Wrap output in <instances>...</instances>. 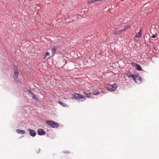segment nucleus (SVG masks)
Here are the masks:
<instances>
[{
  "label": "nucleus",
  "mask_w": 159,
  "mask_h": 159,
  "mask_svg": "<svg viewBox=\"0 0 159 159\" xmlns=\"http://www.w3.org/2000/svg\"><path fill=\"white\" fill-rule=\"evenodd\" d=\"M72 95L73 96V98L75 99H78L81 101H84L86 99L85 97L78 93H75Z\"/></svg>",
  "instance_id": "f257e3e1"
},
{
  "label": "nucleus",
  "mask_w": 159,
  "mask_h": 159,
  "mask_svg": "<svg viewBox=\"0 0 159 159\" xmlns=\"http://www.w3.org/2000/svg\"><path fill=\"white\" fill-rule=\"evenodd\" d=\"M46 123L47 125L51 126L52 128H57L59 126V125L57 123L52 120L46 121Z\"/></svg>",
  "instance_id": "f03ea898"
},
{
  "label": "nucleus",
  "mask_w": 159,
  "mask_h": 159,
  "mask_svg": "<svg viewBox=\"0 0 159 159\" xmlns=\"http://www.w3.org/2000/svg\"><path fill=\"white\" fill-rule=\"evenodd\" d=\"M134 80L135 83L137 84H140L141 83L142 81L140 79V77L138 75H136L134 78Z\"/></svg>",
  "instance_id": "7ed1b4c3"
},
{
  "label": "nucleus",
  "mask_w": 159,
  "mask_h": 159,
  "mask_svg": "<svg viewBox=\"0 0 159 159\" xmlns=\"http://www.w3.org/2000/svg\"><path fill=\"white\" fill-rule=\"evenodd\" d=\"M108 90L110 91H113L116 89V85L114 84L112 85H109L107 88Z\"/></svg>",
  "instance_id": "20e7f679"
},
{
  "label": "nucleus",
  "mask_w": 159,
  "mask_h": 159,
  "mask_svg": "<svg viewBox=\"0 0 159 159\" xmlns=\"http://www.w3.org/2000/svg\"><path fill=\"white\" fill-rule=\"evenodd\" d=\"M28 131H29L30 134L31 136L33 137L35 136L36 133L34 130L31 129H28Z\"/></svg>",
  "instance_id": "39448f33"
},
{
  "label": "nucleus",
  "mask_w": 159,
  "mask_h": 159,
  "mask_svg": "<svg viewBox=\"0 0 159 159\" xmlns=\"http://www.w3.org/2000/svg\"><path fill=\"white\" fill-rule=\"evenodd\" d=\"M38 134L39 135H43L45 134L46 132L44 131L43 129H39L37 131Z\"/></svg>",
  "instance_id": "423d86ee"
},
{
  "label": "nucleus",
  "mask_w": 159,
  "mask_h": 159,
  "mask_svg": "<svg viewBox=\"0 0 159 159\" xmlns=\"http://www.w3.org/2000/svg\"><path fill=\"white\" fill-rule=\"evenodd\" d=\"M29 93H30L32 95L33 98L35 101H38V98L36 97V95L33 93L32 92L30 91H29Z\"/></svg>",
  "instance_id": "0eeeda50"
},
{
  "label": "nucleus",
  "mask_w": 159,
  "mask_h": 159,
  "mask_svg": "<svg viewBox=\"0 0 159 159\" xmlns=\"http://www.w3.org/2000/svg\"><path fill=\"white\" fill-rule=\"evenodd\" d=\"M14 73L13 76L15 79H16L17 78L18 75V72L17 69H15L14 70Z\"/></svg>",
  "instance_id": "6e6552de"
},
{
  "label": "nucleus",
  "mask_w": 159,
  "mask_h": 159,
  "mask_svg": "<svg viewBox=\"0 0 159 159\" xmlns=\"http://www.w3.org/2000/svg\"><path fill=\"white\" fill-rule=\"evenodd\" d=\"M16 131L17 133L19 134H24L25 133V132L24 130H20L19 129H16Z\"/></svg>",
  "instance_id": "1a4fd4ad"
},
{
  "label": "nucleus",
  "mask_w": 159,
  "mask_h": 159,
  "mask_svg": "<svg viewBox=\"0 0 159 159\" xmlns=\"http://www.w3.org/2000/svg\"><path fill=\"white\" fill-rule=\"evenodd\" d=\"M142 32V30L140 29L139 32L138 33V34H136L135 36L137 38H140L141 37L142 35L141 32Z\"/></svg>",
  "instance_id": "9d476101"
},
{
  "label": "nucleus",
  "mask_w": 159,
  "mask_h": 159,
  "mask_svg": "<svg viewBox=\"0 0 159 159\" xmlns=\"http://www.w3.org/2000/svg\"><path fill=\"white\" fill-rule=\"evenodd\" d=\"M135 66L136 69L138 70H141L142 68L139 65L135 64Z\"/></svg>",
  "instance_id": "9b49d317"
},
{
  "label": "nucleus",
  "mask_w": 159,
  "mask_h": 159,
  "mask_svg": "<svg viewBox=\"0 0 159 159\" xmlns=\"http://www.w3.org/2000/svg\"><path fill=\"white\" fill-rule=\"evenodd\" d=\"M57 48L55 47H54L52 48L51 50V53L52 54L54 55L55 53L56 52V51Z\"/></svg>",
  "instance_id": "f8f14e48"
},
{
  "label": "nucleus",
  "mask_w": 159,
  "mask_h": 159,
  "mask_svg": "<svg viewBox=\"0 0 159 159\" xmlns=\"http://www.w3.org/2000/svg\"><path fill=\"white\" fill-rule=\"evenodd\" d=\"M83 94L85 95L86 97L88 98H89L91 95V94L90 93H87L85 92H84L83 93Z\"/></svg>",
  "instance_id": "ddd939ff"
},
{
  "label": "nucleus",
  "mask_w": 159,
  "mask_h": 159,
  "mask_svg": "<svg viewBox=\"0 0 159 159\" xmlns=\"http://www.w3.org/2000/svg\"><path fill=\"white\" fill-rule=\"evenodd\" d=\"M99 93V92L97 90L94 91L92 93V94L95 95H98Z\"/></svg>",
  "instance_id": "4468645a"
},
{
  "label": "nucleus",
  "mask_w": 159,
  "mask_h": 159,
  "mask_svg": "<svg viewBox=\"0 0 159 159\" xmlns=\"http://www.w3.org/2000/svg\"><path fill=\"white\" fill-rule=\"evenodd\" d=\"M95 2H97L96 0H91L90 2H88V3H93Z\"/></svg>",
  "instance_id": "2eb2a0df"
},
{
  "label": "nucleus",
  "mask_w": 159,
  "mask_h": 159,
  "mask_svg": "<svg viewBox=\"0 0 159 159\" xmlns=\"http://www.w3.org/2000/svg\"><path fill=\"white\" fill-rule=\"evenodd\" d=\"M129 26H130L129 25H127L126 27H125L124 29H125V30L126 31L127 29L129 28Z\"/></svg>",
  "instance_id": "dca6fc26"
},
{
  "label": "nucleus",
  "mask_w": 159,
  "mask_h": 159,
  "mask_svg": "<svg viewBox=\"0 0 159 159\" xmlns=\"http://www.w3.org/2000/svg\"><path fill=\"white\" fill-rule=\"evenodd\" d=\"M135 76V75H131L130 76H129V77H132L133 79V80L134 79V78Z\"/></svg>",
  "instance_id": "f3484780"
},
{
  "label": "nucleus",
  "mask_w": 159,
  "mask_h": 159,
  "mask_svg": "<svg viewBox=\"0 0 159 159\" xmlns=\"http://www.w3.org/2000/svg\"><path fill=\"white\" fill-rule=\"evenodd\" d=\"M58 103H59L60 105H62V106L65 107V106L64 105L63 103L61 102L60 101H59L58 102Z\"/></svg>",
  "instance_id": "a211bd4d"
},
{
  "label": "nucleus",
  "mask_w": 159,
  "mask_h": 159,
  "mask_svg": "<svg viewBox=\"0 0 159 159\" xmlns=\"http://www.w3.org/2000/svg\"><path fill=\"white\" fill-rule=\"evenodd\" d=\"M50 53L49 52H46V56H50Z\"/></svg>",
  "instance_id": "6ab92c4d"
},
{
  "label": "nucleus",
  "mask_w": 159,
  "mask_h": 159,
  "mask_svg": "<svg viewBox=\"0 0 159 159\" xmlns=\"http://www.w3.org/2000/svg\"><path fill=\"white\" fill-rule=\"evenodd\" d=\"M125 31V29H124L122 30H120V33H123L124 31Z\"/></svg>",
  "instance_id": "aec40b11"
},
{
  "label": "nucleus",
  "mask_w": 159,
  "mask_h": 159,
  "mask_svg": "<svg viewBox=\"0 0 159 159\" xmlns=\"http://www.w3.org/2000/svg\"><path fill=\"white\" fill-rule=\"evenodd\" d=\"M120 31H118L117 33H115V35H116V34H120Z\"/></svg>",
  "instance_id": "412c9836"
},
{
  "label": "nucleus",
  "mask_w": 159,
  "mask_h": 159,
  "mask_svg": "<svg viewBox=\"0 0 159 159\" xmlns=\"http://www.w3.org/2000/svg\"><path fill=\"white\" fill-rule=\"evenodd\" d=\"M157 35V34H156V35H155V34H153V35L152 36V38H156V36Z\"/></svg>",
  "instance_id": "4be33fe9"
},
{
  "label": "nucleus",
  "mask_w": 159,
  "mask_h": 159,
  "mask_svg": "<svg viewBox=\"0 0 159 159\" xmlns=\"http://www.w3.org/2000/svg\"><path fill=\"white\" fill-rule=\"evenodd\" d=\"M47 56L45 55L44 57V59H45L46 58Z\"/></svg>",
  "instance_id": "5701e85b"
},
{
  "label": "nucleus",
  "mask_w": 159,
  "mask_h": 159,
  "mask_svg": "<svg viewBox=\"0 0 159 159\" xmlns=\"http://www.w3.org/2000/svg\"><path fill=\"white\" fill-rule=\"evenodd\" d=\"M102 0H96V1L97 2V1H102Z\"/></svg>",
  "instance_id": "b1692460"
},
{
  "label": "nucleus",
  "mask_w": 159,
  "mask_h": 159,
  "mask_svg": "<svg viewBox=\"0 0 159 159\" xmlns=\"http://www.w3.org/2000/svg\"><path fill=\"white\" fill-rule=\"evenodd\" d=\"M124 0H122V1H123Z\"/></svg>",
  "instance_id": "393cba45"
}]
</instances>
